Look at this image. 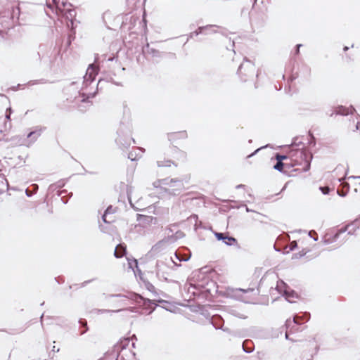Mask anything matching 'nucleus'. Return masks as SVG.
Returning <instances> with one entry per match:
<instances>
[{
    "mask_svg": "<svg viewBox=\"0 0 360 360\" xmlns=\"http://www.w3.org/2000/svg\"><path fill=\"white\" fill-rule=\"evenodd\" d=\"M153 185L161 190L160 193L166 194L169 197L178 195L185 189L183 179L179 178L158 179L153 182Z\"/></svg>",
    "mask_w": 360,
    "mask_h": 360,
    "instance_id": "nucleus-1",
    "label": "nucleus"
},
{
    "mask_svg": "<svg viewBox=\"0 0 360 360\" xmlns=\"http://www.w3.org/2000/svg\"><path fill=\"white\" fill-rule=\"evenodd\" d=\"M179 266L180 265L177 264L172 257L158 260L155 265L156 276L160 281H168L174 267Z\"/></svg>",
    "mask_w": 360,
    "mask_h": 360,
    "instance_id": "nucleus-2",
    "label": "nucleus"
},
{
    "mask_svg": "<svg viewBox=\"0 0 360 360\" xmlns=\"http://www.w3.org/2000/svg\"><path fill=\"white\" fill-rule=\"evenodd\" d=\"M20 9L18 7L11 8L0 14V32L13 28L15 25V16L18 15Z\"/></svg>",
    "mask_w": 360,
    "mask_h": 360,
    "instance_id": "nucleus-3",
    "label": "nucleus"
},
{
    "mask_svg": "<svg viewBox=\"0 0 360 360\" xmlns=\"http://www.w3.org/2000/svg\"><path fill=\"white\" fill-rule=\"evenodd\" d=\"M52 1L56 10L58 11L67 20V27L73 30L75 29V18L76 15L75 10L70 8H66L67 4L63 1L60 3L59 0Z\"/></svg>",
    "mask_w": 360,
    "mask_h": 360,
    "instance_id": "nucleus-4",
    "label": "nucleus"
},
{
    "mask_svg": "<svg viewBox=\"0 0 360 360\" xmlns=\"http://www.w3.org/2000/svg\"><path fill=\"white\" fill-rule=\"evenodd\" d=\"M255 72V64L250 60L245 58L244 61L238 69V75L243 82H246L252 77Z\"/></svg>",
    "mask_w": 360,
    "mask_h": 360,
    "instance_id": "nucleus-5",
    "label": "nucleus"
},
{
    "mask_svg": "<svg viewBox=\"0 0 360 360\" xmlns=\"http://www.w3.org/2000/svg\"><path fill=\"white\" fill-rule=\"evenodd\" d=\"M110 297H120L122 299H129L134 300L136 303L141 304V303L143 305H146L147 303H150V300H145L141 295L136 293H129L128 295H122V294H110L107 295L106 298Z\"/></svg>",
    "mask_w": 360,
    "mask_h": 360,
    "instance_id": "nucleus-6",
    "label": "nucleus"
},
{
    "mask_svg": "<svg viewBox=\"0 0 360 360\" xmlns=\"http://www.w3.org/2000/svg\"><path fill=\"white\" fill-rule=\"evenodd\" d=\"M117 134L118 137L116 139V142L122 148H127L131 145V142L135 143V141L131 137L129 130L128 134L125 136L122 130L119 129Z\"/></svg>",
    "mask_w": 360,
    "mask_h": 360,
    "instance_id": "nucleus-7",
    "label": "nucleus"
},
{
    "mask_svg": "<svg viewBox=\"0 0 360 360\" xmlns=\"http://www.w3.org/2000/svg\"><path fill=\"white\" fill-rule=\"evenodd\" d=\"M129 343V340H124V341H121L120 342L117 343L115 345H114L112 350L111 352L110 355L112 356V359H115V360H118L119 358L121 359V360H123V355L122 354V352L127 351L126 350V345Z\"/></svg>",
    "mask_w": 360,
    "mask_h": 360,
    "instance_id": "nucleus-8",
    "label": "nucleus"
},
{
    "mask_svg": "<svg viewBox=\"0 0 360 360\" xmlns=\"http://www.w3.org/2000/svg\"><path fill=\"white\" fill-rule=\"evenodd\" d=\"M98 70L94 64H90L86 70V75L84 76L83 84L86 87L89 84L94 82Z\"/></svg>",
    "mask_w": 360,
    "mask_h": 360,
    "instance_id": "nucleus-9",
    "label": "nucleus"
},
{
    "mask_svg": "<svg viewBox=\"0 0 360 360\" xmlns=\"http://www.w3.org/2000/svg\"><path fill=\"white\" fill-rule=\"evenodd\" d=\"M214 236L218 240H222L227 245H232L234 243H237V240L235 238L229 236L223 233L215 232Z\"/></svg>",
    "mask_w": 360,
    "mask_h": 360,
    "instance_id": "nucleus-10",
    "label": "nucleus"
},
{
    "mask_svg": "<svg viewBox=\"0 0 360 360\" xmlns=\"http://www.w3.org/2000/svg\"><path fill=\"white\" fill-rule=\"evenodd\" d=\"M167 243V241L165 240H162L158 242L155 245H154L152 247L149 253L151 254L152 255H158L159 252H160L165 248Z\"/></svg>",
    "mask_w": 360,
    "mask_h": 360,
    "instance_id": "nucleus-11",
    "label": "nucleus"
},
{
    "mask_svg": "<svg viewBox=\"0 0 360 360\" xmlns=\"http://www.w3.org/2000/svg\"><path fill=\"white\" fill-rule=\"evenodd\" d=\"M188 136L186 131H181L177 132H172L167 134L168 140L169 141H174L176 139H185Z\"/></svg>",
    "mask_w": 360,
    "mask_h": 360,
    "instance_id": "nucleus-12",
    "label": "nucleus"
},
{
    "mask_svg": "<svg viewBox=\"0 0 360 360\" xmlns=\"http://www.w3.org/2000/svg\"><path fill=\"white\" fill-rule=\"evenodd\" d=\"M288 285L285 283H284L283 281L281 280H279L277 281V284H276V289L278 290V292H279L280 293H283L286 295L287 297V299H288V297H294L293 294L294 292H292V295H290L288 294Z\"/></svg>",
    "mask_w": 360,
    "mask_h": 360,
    "instance_id": "nucleus-13",
    "label": "nucleus"
},
{
    "mask_svg": "<svg viewBox=\"0 0 360 360\" xmlns=\"http://www.w3.org/2000/svg\"><path fill=\"white\" fill-rule=\"evenodd\" d=\"M115 212V210L112 208V206H109L105 211L104 214L102 216V219L103 222L110 224L112 221H114V217L112 216V214H113Z\"/></svg>",
    "mask_w": 360,
    "mask_h": 360,
    "instance_id": "nucleus-14",
    "label": "nucleus"
},
{
    "mask_svg": "<svg viewBox=\"0 0 360 360\" xmlns=\"http://www.w3.org/2000/svg\"><path fill=\"white\" fill-rule=\"evenodd\" d=\"M94 96H95V93H93V94L89 93L88 95L86 96L85 93H84V92L81 93L79 91L78 98L75 97V100L76 102H77V101H81L82 103H86L87 105L89 106V103H90V102L89 101V98H93V97H94Z\"/></svg>",
    "mask_w": 360,
    "mask_h": 360,
    "instance_id": "nucleus-15",
    "label": "nucleus"
},
{
    "mask_svg": "<svg viewBox=\"0 0 360 360\" xmlns=\"http://www.w3.org/2000/svg\"><path fill=\"white\" fill-rule=\"evenodd\" d=\"M355 111V109L353 106H350L349 108H345L344 106H338L336 110L337 115H347L349 114H352Z\"/></svg>",
    "mask_w": 360,
    "mask_h": 360,
    "instance_id": "nucleus-16",
    "label": "nucleus"
},
{
    "mask_svg": "<svg viewBox=\"0 0 360 360\" xmlns=\"http://www.w3.org/2000/svg\"><path fill=\"white\" fill-rule=\"evenodd\" d=\"M212 323L216 329H221L224 321L219 316H214L212 319Z\"/></svg>",
    "mask_w": 360,
    "mask_h": 360,
    "instance_id": "nucleus-17",
    "label": "nucleus"
},
{
    "mask_svg": "<svg viewBox=\"0 0 360 360\" xmlns=\"http://www.w3.org/2000/svg\"><path fill=\"white\" fill-rule=\"evenodd\" d=\"M126 252V248L122 245H118L114 252V255L116 258H121Z\"/></svg>",
    "mask_w": 360,
    "mask_h": 360,
    "instance_id": "nucleus-18",
    "label": "nucleus"
},
{
    "mask_svg": "<svg viewBox=\"0 0 360 360\" xmlns=\"http://www.w3.org/2000/svg\"><path fill=\"white\" fill-rule=\"evenodd\" d=\"M129 268L136 273V269L140 271L138 266V261L134 258H127Z\"/></svg>",
    "mask_w": 360,
    "mask_h": 360,
    "instance_id": "nucleus-19",
    "label": "nucleus"
},
{
    "mask_svg": "<svg viewBox=\"0 0 360 360\" xmlns=\"http://www.w3.org/2000/svg\"><path fill=\"white\" fill-rule=\"evenodd\" d=\"M207 26H211L213 29H207L205 30V34H214V33H224V29L220 28L219 26L215 25H207Z\"/></svg>",
    "mask_w": 360,
    "mask_h": 360,
    "instance_id": "nucleus-20",
    "label": "nucleus"
},
{
    "mask_svg": "<svg viewBox=\"0 0 360 360\" xmlns=\"http://www.w3.org/2000/svg\"><path fill=\"white\" fill-rule=\"evenodd\" d=\"M252 342L250 340H245L243 342V349L246 353H251L253 351Z\"/></svg>",
    "mask_w": 360,
    "mask_h": 360,
    "instance_id": "nucleus-21",
    "label": "nucleus"
},
{
    "mask_svg": "<svg viewBox=\"0 0 360 360\" xmlns=\"http://www.w3.org/2000/svg\"><path fill=\"white\" fill-rule=\"evenodd\" d=\"M297 153L300 154V156L301 158H304L305 159V167H304V171L307 172L309 169L310 168V162L309 161L307 160L308 158V155H307V153L302 150H299L297 152Z\"/></svg>",
    "mask_w": 360,
    "mask_h": 360,
    "instance_id": "nucleus-22",
    "label": "nucleus"
},
{
    "mask_svg": "<svg viewBox=\"0 0 360 360\" xmlns=\"http://www.w3.org/2000/svg\"><path fill=\"white\" fill-rule=\"evenodd\" d=\"M302 318L304 319L306 321H309L310 318V314L306 312L302 316L296 315L293 318V322L297 324H300V320Z\"/></svg>",
    "mask_w": 360,
    "mask_h": 360,
    "instance_id": "nucleus-23",
    "label": "nucleus"
},
{
    "mask_svg": "<svg viewBox=\"0 0 360 360\" xmlns=\"http://www.w3.org/2000/svg\"><path fill=\"white\" fill-rule=\"evenodd\" d=\"M172 164L174 165V162L169 160H164V161L159 160L157 162V165L159 167H170Z\"/></svg>",
    "mask_w": 360,
    "mask_h": 360,
    "instance_id": "nucleus-24",
    "label": "nucleus"
},
{
    "mask_svg": "<svg viewBox=\"0 0 360 360\" xmlns=\"http://www.w3.org/2000/svg\"><path fill=\"white\" fill-rule=\"evenodd\" d=\"M207 29H213V27H211V26H201V27H199L195 31H194L195 35L198 36L200 34H205V30H207Z\"/></svg>",
    "mask_w": 360,
    "mask_h": 360,
    "instance_id": "nucleus-25",
    "label": "nucleus"
},
{
    "mask_svg": "<svg viewBox=\"0 0 360 360\" xmlns=\"http://www.w3.org/2000/svg\"><path fill=\"white\" fill-rule=\"evenodd\" d=\"M345 179L346 176H344L343 178L338 179V181L341 183V186H342L343 189H345V191L348 192L349 190V184L345 181Z\"/></svg>",
    "mask_w": 360,
    "mask_h": 360,
    "instance_id": "nucleus-26",
    "label": "nucleus"
},
{
    "mask_svg": "<svg viewBox=\"0 0 360 360\" xmlns=\"http://www.w3.org/2000/svg\"><path fill=\"white\" fill-rule=\"evenodd\" d=\"M46 80L45 79H36V80H31L27 84L32 86L36 84H46Z\"/></svg>",
    "mask_w": 360,
    "mask_h": 360,
    "instance_id": "nucleus-27",
    "label": "nucleus"
},
{
    "mask_svg": "<svg viewBox=\"0 0 360 360\" xmlns=\"http://www.w3.org/2000/svg\"><path fill=\"white\" fill-rule=\"evenodd\" d=\"M146 49H147V51L149 53L152 54L153 56H155V57L160 56V52L153 48H150L148 44L147 45Z\"/></svg>",
    "mask_w": 360,
    "mask_h": 360,
    "instance_id": "nucleus-28",
    "label": "nucleus"
},
{
    "mask_svg": "<svg viewBox=\"0 0 360 360\" xmlns=\"http://www.w3.org/2000/svg\"><path fill=\"white\" fill-rule=\"evenodd\" d=\"M79 323L82 327L85 328L80 332V335H84L88 330L87 323L85 320L83 319H79Z\"/></svg>",
    "mask_w": 360,
    "mask_h": 360,
    "instance_id": "nucleus-29",
    "label": "nucleus"
},
{
    "mask_svg": "<svg viewBox=\"0 0 360 360\" xmlns=\"http://www.w3.org/2000/svg\"><path fill=\"white\" fill-rule=\"evenodd\" d=\"M285 165V164L283 162H276V165L274 166V169L281 172Z\"/></svg>",
    "mask_w": 360,
    "mask_h": 360,
    "instance_id": "nucleus-30",
    "label": "nucleus"
},
{
    "mask_svg": "<svg viewBox=\"0 0 360 360\" xmlns=\"http://www.w3.org/2000/svg\"><path fill=\"white\" fill-rule=\"evenodd\" d=\"M32 60L37 63H40L41 61V56L40 53L38 51L32 56Z\"/></svg>",
    "mask_w": 360,
    "mask_h": 360,
    "instance_id": "nucleus-31",
    "label": "nucleus"
},
{
    "mask_svg": "<svg viewBox=\"0 0 360 360\" xmlns=\"http://www.w3.org/2000/svg\"><path fill=\"white\" fill-rule=\"evenodd\" d=\"M275 158L277 162H283V160H286L288 157L285 155H281L279 153H276L275 155Z\"/></svg>",
    "mask_w": 360,
    "mask_h": 360,
    "instance_id": "nucleus-32",
    "label": "nucleus"
},
{
    "mask_svg": "<svg viewBox=\"0 0 360 360\" xmlns=\"http://www.w3.org/2000/svg\"><path fill=\"white\" fill-rule=\"evenodd\" d=\"M39 136V133H37L36 131H31L27 134V138H32L33 141H34Z\"/></svg>",
    "mask_w": 360,
    "mask_h": 360,
    "instance_id": "nucleus-33",
    "label": "nucleus"
},
{
    "mask_svg": "<svg viewBox=\"0 0 360 360\" xmlns=\"http://www.w3.org/2000/svg\"><path fill=\"white\" fill-rule=\"evenodd\" d=\"M175 257L180 262L188 261L190 259V257H181L178 252H175Z\"/></svg>",
    "mask_w": 360,
    "mask_h": 360,
    "instance_id": "nucleus-34",
    "label": "nucleus"
},
{
    "mask_svg": "<svg viewBox=\"0 0 360 360\" xmlns=\"http://www.w3.org/2000/svg\"><path fill=\"white\" fill-rule=\"evenodd\" d=\"M237 292H242L243 293H249V292H252L255 291V290L253 288H248V289H242V288H238L236 290Z\"/></svg>",
    "mask_w": 360,
    "mask_h": 360,
    "instance_id": "nucleus-35",
    "label": "nucleus"
},
{
    "mask_svg": "<svg viewBox=\"0 0 360 360\" xmlns=\"http://www.w3.org/2000/svg\"><path fill=\"white\" fill-rule=\"evenodd\" d=\"M319 188L324 195H327L330 193V188L328 186H321Z\"/></svg>",
    "mask_w": 360,
    "mask_h": 360,
    "instance_id": "nucleus-36",
    "label": "nucleus"
},
{
    "mask_svg": "<svg viewBox=\"0 0 360 360\" xmlns=\"http://www.w3.org/2000/svg\"><path fill=\"white\" fill-rule=\"evenodd\" d=\"M128 158L130 159L131 161L136 160L138 159V155L134 154L133 152H130L128 154Z\"/></svg>",
    "mask_w": 360,
    "mask_h": 360,
    "instance_id": "nucleus-37",
    "label": "nucleus"
},
{
    "mask_svg": "<svg viewBox=\"0 0 360 360\" xmlns=\"http://www.w3.org/2000/svg\"><path fill=\"white\" fill-rule=\"evenodd\" d=\"M309 236L311 238H313V239L315 240V241H317L318 240V236H317V233H316V231H310L309 232Z\"/></svg>",
    "mask_w": 360,
    "mask_h": 360,
    "instance_id": "nucleus-38",
    "label": "nucleus"
},
{
    "mask_svg": "<svg viewBox=\"0 0 360 360\" xmlns=\"http://www.w3.org/2000/svg\"><path fill=\"white\" fill-rule=\"evenodd\" d=\"M347 193L348 192L346 191L340 190V188L337 189V193L339 196L345 197L347 195Z\"/></svg>",
    "mask_w": 360,
    "mask_h": 360,
    "instance_id": "nucleus-39",
    "label": "nucleus"
},
{
    "mask_svg": "<svg viewBox=\"0 0 360 360\" xmlns=\"http://www.w3.org/2000/svg\"><path fill=\"white\" fill-rule=\"evenodd\" d=\"M64 186V184L62 181H58L56 184H51L49 186V189H52L54 187H63Z\"/></svg>",
    "mask_w": 360,
    "mask_h": 360,
    "instance_id": "nucleus-40",
    "label": "nucleus"
},
{
    "mask_svg": "<svg viewBox=\"0 0 360 360\" xmlns=\"http://www.w3.org/2000/svg\"><path fill=\"white\" fill-rule=\"evenodd\" d=\"M66 192H67V191H66L65 190H63V191H61L59 193V194H58L59 195H60V196H61V200H63V203H64V204H66V203L68 202V199L65 200V199H64V198H65V196H63L62 195H63V193H65Z\"/></svg>",
    "mask_w": 360,
    "mask_h": 360,
    "instance_id": "nucleus-41",
    "label": "nucleus"
},
{
    "mask_svg": "<svg viewBox=\"0 0 360 360\" xmlns=\"http://www.w3.org/2000/svg\"><path fill=\"white\" fill-rule=\"evenodd\" d=\"M122 311V309H117V310H107V309H99L98 311L101 313L103 312H119Z\"/></svg>",
    "mask_w": 360,
    "mask_h": 360,
    "instance_id": "nucleus-42",
    "label": "nucleus"
},
{
    "mask_svg": "<svg viewBox=\"0 0 360 360\" xmlns=\"http://www.w3.org/2000/svg\"><path fill=\"white\" fill-rule=\"evenodd\" d=\"M128 198H129V202H130L131 206L134 210H142V208L139 207H136V206L133 204L132 200H131V197H130V196H128Z\"/></svg>",
    "mask_w": 360,
    "mask_h": 360,
    "instance_id": "nucleus-43",
    "label": "nucleus"
},
{
    "mask_svg": "<svg viewBox=\"0 0 360 360\" xmlns=\"http://www.w3.org/2000/svg\"><path fill=\"white\" fill-rule=\"evenodd\" d=\"M94 280V278L91 279V280H87V281H84L83 283H82L80 284V287H81V288H84V287H85L88 283H89L92 282Z\"/></svg>",
    "mask_w": 360,
    "mask_h": 360,
    "instance_id": "nucleus-44",
    "label": "nucleus"
},
{
    "mask_svg": "<svg viewBox=\"0 0 360 360\" xmlns=\"http://www.w3.org/2000/svg\"><path fill=\"white\" fill-rule=\"evenodd\" d=\"M94 280V278L91 279V280H87V281H84L83 283H82L80 284V287H81V288H84V287H85L88 283H89L92 282Z\"/></svg>",
    "mask_w": 360,
    "mask_h": 360,
    "instance_id": "nucleus-45",
    "label": "nucleus"
},
{
    "mask_svg": "<svg viewBox=\"0 0 360 360\" xmlns=\"http://www.w3.org/2000/svg\"><path fill=\"white\" fill-rule=\"evenodd\" d=\"M297 247L296 241H292L290 245V250H293Z\"/></svg>",
    "mask_w": 360,
    "mask_h": 360,
    "instance_id": "nucleus-46",
    "label": "nucleus"
},
{
    "mask_svg": "<svg viewBox=\"0 0 360 360\" xmlns=\"http://www.w3.org/2000/svg\"><path fill=\"white\" fill-rule=\"evenodd\" d=\"M147 289L149 290L150 291L153 292L155 290V287L152 284L148 283L147 285Z\"/></svg>",
    "mask_w": 360,
    "mask_h": 360,
    "instance_id": "nucleus-47",
    "label": "nucleus"
},
{
    "mask_svg": "<svg viewBox=\"0 0 360 360\" xmlns=\"http://www.w3.org/2000/svg\"><path fill=\"white\" fill-rule=\"evenodd\" d=\"M262 148H259L258 149H257L256 150H255L252 153H251L250 155H248V158H250L251 157H252L253 155H255Z\"/></svg>",
    "mask_w": 360,
    "mask_h": 360,
    "instance_id": "nucleus-48",
    "label": "nucleus"
},
{
    "mask_svg": "<svg viewBox=\"0 0 360 360\" xmlns=\"http://www.w3.org/2000/svg\"><path fill=\"white\" fill-rule=\"evenodd\" d=\"M25 193L27 197H31L32 195V193L29 189H26Z\"/></svg>",
    "mask_w": 360,
    "mask_h": 360,
    "instance_id": "nucleus-49",
    "label": "nucleus"
},
{
    "mask_svg": "<svg viewBox=\"0 0 360 360\" xmlns=\"http://www.w3.org/2000/svg\"><path fill=\"white\" fill-rule=\"evenodd\" d=\"M300 46H302V44H297L296 46V51H295V53L296 54H298L300 53Z\"/></svg>",
    "mask_w": 360,
    "mask_h": 360,
    "instance_id": "nucleus-50",
    "label": "nucleus"
},
{
    "mask_svg": "<svg viewBox=\"0 0 360 360\" xmlns=\"http://www.w3.org/2000/svg\"><path fill=\"white\" fill-rule=\"evenodd\" d=\"M12 112H13V110L11 107L8 108L6 110V113L11 114V115Z\"/></svg>",
    "mask_w": 360,
    "mask_h": 360,
    "instance_id": "nucleus-51",
    "label": "nucleus"
},
{
    "mask_svg": "<svg viewBox=\"0 0 360 360\" xmlns=\"http://www.w3.org/2000/svg\"><path fill=\"white\" fill-rule=\"evenodd\" d=\"M32 187H33L34 192V193L37 192V191L38 189V185L37 184H33Z\"/></svg>",
    "mask_w": 360,
    "mask_h": 360,
    "instance_id": "nucleus-52",
    "label": "nucleus"
},
{
    "mask_svg": "<svg viewBox=\"0 0 360 360\" xmlns=\"http://www.w3.org/2000/svg\"><path fill=\"white\" fill-rule=\"evenodd\" d=\"M356 130H360V121H358L356 124Z\"/></svg>",
    "mask_w": 360,
    "mask_h": 360,
    "instance_id": "nucleus-53",
    "label": "nucleus"
},
{
    "mask_svg": "<svg viewBox=\"0 0 360 360\" xmlns=\"http://www.w3.org/2000/svg\"><path fill=\"white\" fill-rule=\"evenodd\" d=\"M6 119L7 120H11V114L6 113Z\"/></svg>",
    "mask_w": 360,
    "mask_h": 360,
    "instance_id": "nucleus-54",
    "label": "nucleus"
},
{
    "mask_svg": "<svg viewBox=\"0 0 360 360\" xmlns=\"http://www.w3.org/2000/svg\"><path fill=\"white\" fill-rule=\"evenodd\" d=\"M243 187H245V185H243V184H239V185H237L236 188L237 189H238V188H243Z\"/></svg>",
    "mask_w": 360,
    "mask_h": 360,
    "instance_id": "nucleus-55",
    "label": "nucleus"
},
{
    "mask_svg": "<svg viewBox=\"0 0 360 360\" xmlns=\"http://www.w3.org/2000/svg\"><path fill=\"white\" fill-rule=\"evenodd\" d=\"M241 300H242L243 302H249V299H248V298H245V297H244V298H241Z\"/></svg>",
    "mask_w": 360,
    "mask_h": 360,
    "instance_id": "nucleus-56",
    "label": "nucleus"
},
{
    "mask_svg": "<svg viewBox=\"0 0 360 360\" xmlns=\"http://www.w3.org/2000/svg\"><path fill=\"white\" fill-rule=\"evenodd\" d=\"M194 36H195V35L194 32H191V33L190 34V38H192V37H193Z\"/></svg>",
    "mask_w": 360,
    "mask_h": 360,
    "instance_id": "nucleus-57",
    "label": "nucleus"
},
{
    "mask_svg": "<svg viewBox=\"0 0 360 360\" xmlns=\"http://www.w3.org/2000/svg\"><path fill=\"white\" fill-rule=\"evenodd\" d=\"M350 178H354V179H360V176H349V179Z\"/></svg>",
    "mask_w": 360,
    "mask_h": 360,
    "instance_id": "nucleus-58",
    "label": "nucleus"
},
{
    "mask_svg": "<svg viewBox=\"0 0 360 360\" xmlns=\"http://www.w3.org/2000/svg\"><path fill=\"white\" fill-rule=\"evenodd\" d=\"M18 86H20V84H18V86H17L13 87V90H17V89L18 88Z\"/></svg>",
    "mask_w": 360,
    "mask_h": 360,
    "instance_id": "nucleus-59",
    "label": "nucleus"
},
{
    "mask_svg": "<svg viewBox=\"0 0 360 360\" xmlns=\"http://www.w3.org/2000/svg\"><path fill=\"white\" fill-rule=\"evenodd\" d=\"M137 150L141 151L142 153L144 151V150L143 148H137Z\"/></svg>",
    "mask_w": 360,
    "mask_h": 360,
    "instance_id": "nucleus-60",
    "label": "nucleus"
},
{
    "mask_svg": "<svg viewBox=\"0 0 360 360\" xmlns=\"http://www.w3.org/2000/svg\"><path fill=\"white\" fill-rule=\"evenodd\" d=\"M347 50H348V47H347V46H345V47H344V51H347Z\"/></svg>",
    "mask_w": 360,
    "mask_h": 360,
    "instance_id": "nucleus-61",
    "label": "nucleus"
},
{
    "mask_svg": "<svg viewBox=\"0 0 360 360\" xmlns=\"http://www.w3.org/2000/svg\"><path fill=\"white\" fill-rule=\"evenodd\" d=\"M341 166L338 165L336 168H335V170H338L340 168Z\"/></svg>",
    "mask_w": 360,
    "mask_h": 360,
    "instance_id": "nucleus-62",
    "label": "nucleus"
},
{
    "mask_svg": "<svg viewBox=\"0 0 360 360\" xmlns=\"http://www.w3.org/2000/svg\"><path fill=\"white\" fill-rule=\"evenodd\" d=\"M72 193H70L68 194L69 198H71V197H72Z\"/></svg>",
    "mask_w": 360,
    "mask_h": 360,
    "instance_id": "nucleus-63",
    "label": "nucleus"
},
{
    "mask_svg": "<svg viewBox=\"0 0 360 360\" xmlns=\"http://www.w3.org/2000/svg\"><path fill=\"white\" fill-rule=\"evenodd\" d=\"M285 338L288 339V334L287 333H285Z\"/></svg>",
    "mask_w": 360,
    "mask_h": 360,
    "instance_id": "nucleus-64",
    "label": "nucleus"
}]
</instances>
